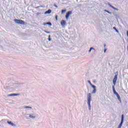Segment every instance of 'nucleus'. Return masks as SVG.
Listing matches in <instances>:
<instances>
[{"mask_svg":"<svg viewBox=\"0 0 128 128\" xmlns=\"http://www.w3.org/2000/svg\"><path fill=\"white\" fill-rule=\"evenodd\" d=\"M44 32H46V34H50V32H48V31H46V30H44Z\"/></svg>","mask_w":128,"mask_h":128,"instance_id":"obj_20","label":"nucleus"},{"mask_svg":"<svg viewBox=\"0 0 128 128\" xmlns=\"http://www.w3.org/2000/svg\"><path fill=\"white\" fill-rule=\"evenodd\" d=\"M48 38V40L49 42H50V40H52V38H50V35H49Z\"/></svg>","mask_w":128,"mask_h":128,"instance_id":"obj_19","label":"nucleus"},{"mask_svg":"<svg viewBox=\"0 0 128 128\" xmlns=\"http://www.w3.org/2000/svg\"><path fill=\"white\" fill-rule=\"evenodd\" d=\"M52 14V10H48L44 12V14Z\"/></svg>","mask_w":128,"mask_h":128,"instance_id":"obj_11","label":"nucleus"},{"mask_svg":"<svg viewBox=\"0 0 128 128\" xmlns=\"http://www.w3.org/2000/svg\"><path fill=\"white\" fill-rule=\"evenodd\" d=\"M55 18H56V20H58V15L56 16Z\"/></svg>","mask_w":128,"mask_h":128,"instance_id":"obj_21","label":"nucleus"},{"mask_svg":"<svg viewBox=\"0 0 128 128\" xmlns=\"http://www.w3.org/2000/svg\"><path fill=\"white\" fill-rule=\"evenodd\" d=\"M54 6H55V8H58V6H56V5H54Z\"/></svg>","mask_w":128,"mask_h":128,"instance_id":"obj_26","label":"nucleus"},{"mask_svg":"<svg viewBox=\"0 0 128 128\" xmlns=\"http://www.w3.org/2000/svg\"><path fill=\"white\" fill-rule=\"evenodd\" d=\"M19 84H13V86H18Z\"/></svg>","mask_w":128,"mask_h":128,"instance_id":"obj_18","label":"nucleus"},{"mask_svg":"<svg viewBox=\"0 0 128 128\" xmlns=\"http://www.w3.org/2000/svg\"><path fill=\"white\" fill-rule=\"evenodd\" d=\"M20 94H8V96H18Z\"/></svg>","mask_w":128,"mask_h":128,"instance_id":"obj_12","label":"nucleus"},{"mask_svg":"<svg viewBox=\"0 0 128 128\" xmlns=\"http://www.w3.org/2000/svg\"><path fill=\"white\" fill-rule=\"evenodd\" d=\"M7 124H10V126H16V124H14V123H12V122L11 121H8Z\"/></svg>","mask_w":128,"mask_h":128,"instance_id":"obj_7","label":"nucleus"},{"mask_svg":"<svg viewBox=\"0 0 128 128\" xmlns=\"http://www.w3.org/2000/svg\"><path fill=\"white\" fill-rule=\"evenodd\" d=\"M116 32H118V34L119 32L118 30H117L116 29L115 30Z\"/></svg>","mask_w":128,"mask_h":128,"instance_id":"obj_22","label":"nucleus"},{"mask_svg":"<svg viewBox=\"0 0 128 128\" xmlns=\"http://www.w3.org/2000/svg\"><path fill=\"white\" fill-rule=\"evenodd\" d=\"M14 22H15L16 24H24V21L22 20L15 19L14 20Z\"/></svg>","mask_w":128,"mask_h":128,"instance_id":"obj_4","label":"nucleus"},{"mask_svg":"<svg viewBox=\"0 0 128 128\" xmlns=\"http://www.w3.org/2000/svg\"><path fill=\"white\" fill-rule=\"evenodd\" d=\"M92 50H94V52H96V49H94V48L92 47L90 48V50H88V52H92Z\"/></svg>","mask_w":128,"mask_h":128,"instance_id":"obj_13","label":"nucleus"},{"mask_svg":"<svg viewBox=\"0 0 128 128\" xmlns=\"http://www.w3.org/2000/svg\"><path fill=\"white\" fill-rule=\"evenodd\" d=\"M28 116L30 118H32L33 120L36 118V116H34V114H28Z\"/></svg>","mask_w":128,"mask_h":128,"instance_id":"obj_10","label":"nucleus"},{"mask_svg":"<svg viewBox=\"0 0 128 128\" xmlns=\"http://www.w3.org/2000/svg\"><path fill=\"white\" fill-rule=\"evenodd\" d=\"M106 50H107V49L105 48L104 50V52H106Z\"/></svg>","mask_w":128,"mask_h":128,"instance_id":"obj_23","label":"nucleus"},{"mask_svg":"<svg viewBox=\"0 0 128 128\" xmlns=\"http://www.w3.org/2000/svg\"><path fill=\"white\" fill-rule=\"evenodd\" d=\"M87 100L89 110H91L92 107L90 106V102H92V94L90 93L88 94L87 95Z\"/></svg>","mask_w":128,"mask_h":128,"instance_id":"obj_2","label":"nucleus"},{"mask_svg":"<svg viewBox=\"0 0 128 128\" xmlns=\"http://www.w3.org/2000/svg\"><path fill=\"white\" fill-rule=\"evenodd\" d=\"M24 108H30V110H32V107H30V106H24Z\"/></svg>","mask_w":128,"mask_h":128,"instance_id":"obj_17","label":"nucleus"},{"mask_svg":"<svg viewBox=\"0 0 128 128\" xmlns=\"http://www.w3.org/2000/svg\"><path fill=\"white\" fill-rule=\"evenodd\" d=\"M72 14V11H69L66 14V20H68V18L70 17V14Z\"/></svg>","mask_w":128,"mask_h":128,"instance_id":"obj_6","label":"nucleus"},{"mask_svg":"<svg viewBox=\"0 0 128 128\" xmlns=\"http://www.w3.org/2000/svg\"><path fill=\"white\" fill-rule=\"evenodd\" d=\"M88 82L89 83L90 86H92V88H94L92 94H96V86L92 85V84L90 80H88Z\"/></svg>","mask_w":128,"mask_h":128,"instance_id":"obj_3","label":"nucleus"},{"mask_svg":"<svg viewBox=\"0 0 128 128\" xmlns=\"http://www.w3.org/2000/svg\"><path fill=\"white\" fill-rule=\"evenodd\" d=\"M118 72H116V74L114 76V77L113 79V84L114 86H112V88L113 90V92L114 94L117 96L118 100H119L120 102H122V98H120V94L116 91V88H114V86L116 84V80H118Z\"/></svg>","mask_w":128,"mask_h":128,"instance_id":"obj_1","label":"nucleus"},{"mask_svg":"<svg viewBox=\"0 0 128 128\" xmlns=\"http://www.w3.org/2000/svg\"><path fill=\"white\" fill-rule=\"evenodd\" d=\"M104 12H108V14H112V12L106 10H104Z\"/></svg>","mask_w":128,"mask_h":128,"instance_id":"obj_16","label":"nucleus"},{"mask_svg":"<svg viewBox=\"0 0 128 128\" xmlns=\"http://www.w3.org/2000/svg\"><path fill=\"white\" fill-rule=\"evenodd\" d=\"M66 12V9L62 10V12H61L62 14H65Z\"/></svg>","mask_w":128,"mask_h":128,"instance_id":"obj_15","label":"nucleus"},{"mask_svg":"<svg viewBox=\"0 0 128 128\" xmlns=\"http://www.w3.org/2000/svg\"><path fill=\"white\" fill-rule=\"evenodd\" d=\"M113 30H116V27H114L113 28Z\"/></svg>","mask_w":128,"mask_h":128,"instance_id":"obj_24","label":"nucleus"},{"mask_svg":"<svg viewBox=\"0 0 128 128\" xmlns=\"http://www.w3.org/2000/svg\"><path fill=\"white\" fill-rule=\"evenodd\" d=\"M124 122V114H122V120H121V122L119 125V126H118V128H122V124Z\"/></svg>","mask_w":128,"mask_h":128,"instance_id":"obj_5","label":"nucleus"},{"mask_svg":"<svg viewBox=\"0 0 128 128\" xmlns=\"http://www.w3.org/2000/svg\"><path fill=\"white\" fill-rule=\"evenodd\" d=\"M46 24H48L50 26H52V23L50 22H48L44 23V26H46Z\"/></svg>","mask_w":128,"mask_h":128,"instance_id":"obj_14","label":"nucleus"},{"mask_svg":"<svg viewBox=\"0 0 128 128\" xmlns=\"http://www.w3.org/2000/svg\"><path fill=\"white\" fill-rule=\"evenodd\" d=\"M108 6H110V8H113V10H118V9L114 8V6H112V4H108Z\"/></svg>","mask_w":128,"mask_h":128,"instance_id":"obj_8","label":"nucleus"},{"mask_svg":"<svg viewBox=\"0 0 128 128\" xmlns=\"http://www.w3.org/2000/svg\"><path fill=\"white\" fill-rule=\"evenodd\" d=\"M60 24L62 26H64L66 25V20H62L60 22Z\"/></svg>","mask_w":128,"mask_h":128,"instance_id":"obj_9","label":"nucleus"},{"mask_svg":"<svg viewBox=\"0 0 128 128\" xmlns=\"http://www.w3.org/2000/svg\"><path fill=\"white\" fill-rule=\"evenodd\" d=\"M127 48H128V46H127Z\"/></svg>","mask_w":128,"mask_h":128,"instance_id":"obj_27","label":"nucleus"},{"mask_svg":"<svg viewBox=\"0 0 128 128\" xmlns=\"http://www.w3.org/2000/svg\"><path fill=\"white\" fill-rule=\"evenodd\" d=\"M106 44H104V48H106Z\"/></svg>","mask_w":128,"mask_h":128,"instance_id":"obj_25","label":"nucleus"}]
</instances>
